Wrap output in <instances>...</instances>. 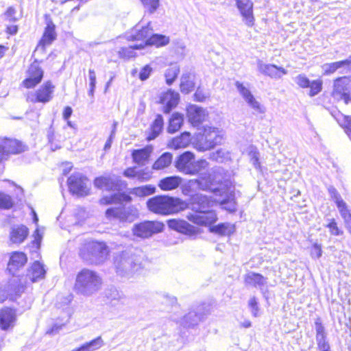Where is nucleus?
<instances>
[{"label":"nucleus","instance_id":"13","mask_svg":"<svg viewBox=\"0 0 351 351\" xmlns=\"http://www.w3.org/2000/svg\"><path fill=\"white\" fill-rule=\"evenodd\" d=\"M55 86L50 81L45 82L40 88L35 93L29 95L27 100L36 103L49 102L52 99V94L53 93Z\"/></svg>","mask_w":351,"mask_h":351},{"label":"nucleus","instance_id":"32","mask_svg":"<svg viewBox=\"0 0 351 351\" xmlns=\"http://www.w3.org/2000/svg\"><path fill=\"white\" fill-rule=\"evenodd\" d=\"M180 81V90L183 93L187 94L195 88V75L191 73H183Z\"/></svg>","mask_w":351,"mask_h":351},{"label":"nucleus","instance_id":"12","mask_svg":"<svg viewBox=\"0 0 351 351\" xmlns=\"http://www.w3.org/2000/svg\"><path fill=\"white\" fill-rule=\"evenodd\" d=\"M28 77L23 80V84L27 88H34L38 84L43 77V71L39 66L38 60H35L29 66L28 71Z\"/></svg>","mask_w":351,"mask_h":351},{"label":"nucleus","instance_id":"51","mask_svg":"<svg viewBox=\"0 0 351 351\" xmlns=\"http://www.w3.org/2000/svg\"><path fill=\"white\" fill-rule=\"evenodd\" d=\"M235 86L240 93V95L242 96L244 100L247 99V98L253 96L251 91L246 88L243 83L237 81L235 82Z\"/></svg>","mask_w":351,"mask_h":351},{"label":"nucleus","instance_id":"44","mask_svg":"<svg viewBox=\"0 0 351 351\" xmlns=\"http://www.w3.org/2000/svg\"><path fill=\"white\" fill-rule=\"evenodd\" d=\"M143 48V45H131L127 47H122L119 51L120 57L130 58L135 56V52L134 49H141Z\"/></svg>","mask_w":351,"mask_h":351},{"label":"nucleus","instance_id":"16","mask_svg":"<svg viewBox=\"0 0 351 351\" xmlns=\"http://www.w3.org/2000/svg\"><path fill=\"white\" fill-rule=\"evenodd\" d=\"M244 284L245 286L258 288L260 291L265 294V287L267 284V278L263 275L254 271H249L243 276Z\"/></svg>","mask_w":351,"mask_h":351},{"label":"nucleus","instance_id":"29","mask_svg":"<svg viewBox=\"0 0 351 351\" xmlns=\"http://www.w3.org/2000/svg\"><path fill=\"white\" fill-rule=\"evenodd\" d=\"M191 141V134L188 132H184L180 136L172 138L169 143L168 146L174 149L184 148L189 145Z\"/></svg>","mask_w":351,"mask_h":351},{"label":"nucleus","instance_id":"56","mask_svg":"<svg viewBox=\"0 0 351 351\" xmlns=\"http://www.w3.org/2000/svg\"><path fill=\"white\" fill-rule=\"evenodd\" d=\"M88 74H89V80H90V83H89L90 90L88 92V95L91 97H93L95 85H96V75H95V71L93 69H89Z\"/></svg>","mask_w":351,"mask_h":351},{"label":"nucleus","instance_id":"49","mask_svg":"<svg viewBox=\"0 0 351 351\" xmlns=\"http://www.w3.org/2000/svg\"><path fill=\"white\" fill-rule=\"evenodd\" d=\"M245 101L252 109H254L257 112L261 114L265 112V108L261 105V104L255 99L254 95L247 98Z\"/></svg>","mask_w":351,"mask_h":351},{"label":"nucleus","instance_id":"40","mask_svg":"<svg viewBox=\"0 0 351 351\" xmlns=\"http://www.w3.org/2000/svg\"><path fill=\"white\" fill-rule=\"evenodd\" d=\"M183 120V116L181 114L173 113L169 119L168 132L174 133L178 131L181 128Z\"/></svg>","mask_w":351,"mask_h":351},{"label":"nucleus","instance_id":"2","mask_svg":"<svg viewBox=\"0 0 351 351\" xmlns=\"http://www.w3.org/2000/svg\"><path fill=\"white\" fill-rule=\"evenodd\" d=\"M94 185L99 189H104L108 191H117L109 196H104L99 200L101 204L108 205L112 204H119L130 202L132 197L125 193H120L127 186L125 181L121 180L118 176H101L96 178L94 180Z\"/></svg>","mask_w":351,"mask_h":351},{"label":"nucleus","instance_id":"48","mask_svg":"<svg viewBox=\"0 0 351 351\" xmlns=\"http://www.w3.org/2000/svg\"><path fill=\"white\" fill-rule=\"evenodd\" d=\"M322 81L320 80H313L310 82L309 96L314 97L319 94L322 90Z\"/></svg>","mask_w":351,"mask_h":351},{"label":"nucleus","instance_id":"53","mask_svg":"<svg viewBox=\"0 0 351 351\" xmlns=\"http://www.w3.org/2000/svg\"><path fill=\"white\" fill-rule=\"evenodd\" d=\"M294 82L301 88H308L310 86L309 79L304 74H300L294 77Z\"/></svg>","mask_w":351,"mask_h":351},{"label":"nucleus","instance_id":"47","mask_svg":"<svg viewBox=\"0 0 351 351\" xmlns=\"http://www.w3.org/2000/svg\"><path fill=\"white\" fill-rule=\"evenodd\" d=\"M14 205L12 197L3 192H0V208L10 209Z\"/></svg>","mask_w":351,"mask_h":351},{"label":"nucleus","instance_id":"35","mask_svg":"<svg viewBox=\"0 0 351 351\" xmlns=\"http://www.w3.org/2000/svg\"><path fill=\"white\" fill-rule=\"evenodd\" d=\"M169 43V38L162 34H152L150 35L149 38H147L145 41L142 44L144 46L145 45H155L156 47H161L167 45Z\"/></svg>","mask_w":351,"mask_h":351},{"label":"nucleus","instance_id":"7","mask_svg":"<svg viewBox=\"0 0 351 351\" xmlns=\"http://www.w3.org/2000/svg\"><path fill=\"white\" fill-rule=\"evenodd\" d=\"M206 160H195V155L191 152H184L175 160L176 168L186 175H195L208 167Z\"/></svg>","mask_w":351,"mask_h":351},{"label":"nucleus","instance_id":"33","mask_svg":"<svg viewBox=\"0 0 351 351\" xmlns=\"http://www.w3.org/2000/svg\"><path fill=\"white\" fill-rule=\"evenodd\" d=\"M106 296L112 305H116L118 302L125 304L126 301L124 294L113 287L106 291Z\"/></svg>","mask_w":351,"mask_h":351},{"label":"nucleus","instance_id":"6","mask_svg":"<svg viewBox=\"0 0 351 351\" xmlns=\"http://www.w3.org/2000/svg\"><path fill=\"white\" fill-rule=\"evenodd\" d=\"M108 255V247L102 242L88 241L80 250V257L90 264H101L107 258Z\"/></svg>","mask_w":351,"mask_h":351},{"label":"nucleus","instance_id":"45","mask_svg":"<svg viewBox=\"0 0 351 351\" xmlns=\"http://www.w3.org/2000/svg\"><path fill=\"white\" fill-rule=\"evenodd\" d=\"M152 29L149 28V25L142 27L135 34L132 35L131 37L133 40H144L149 38L152 34Z\"/></svg>","mask_w":351,"mask_h":351},{"label":"nucleus","instance_id":"58","mask_svg":"<svg viewBox=\"0 0 351 351\" xmlns=\"http://www.w3.org/2000/svg\"><path fill=\"white\" fill-rule=\"evenodd\" d=\"M316 338L326 337L325 328L321 322L320 318H317L315 322Z\"/></svg>","mask_w":351,"mask_h":351},{"label":"nucleus","instance_id":"19","mask_svg":"<svg viewBox=\"0 0 351 351\" xmlns=\"http://www.w3.org/2000/svg\"><path fill=\"white\" fill-rule=\"evenodd\" d=\"M180 95L171 89L160 97V103L163 105V112L169 113L178 104Z\"/></svg>","mask_w":351,"mask_h":351},{"label":"nucleus","instance_id":"27","mask_svg":"<svg viewBox=\"0 0 351 351\" xmlns=\"http://www.w3.org/2000/svg\"><path fill=\"white\" fill-rule=\"evenodd\" d=\"M29 234L28 228L23 225L14 226L10 232V241L14 243H21Z\"/></svg>","mask_w":351,"mask_h":351},{"label":"nucleus","instance_id":"5","mask_svg":"<svg viewBox=\"0 0 351 351\" xmlns=\"http://www.w3.org/2000/svg\"><path fill=\"white\" fill-rule=\"evenodd\" d=\"M101 285L102 279L96 271L83 269L76 276L74 289L79 294L90 296L97 292Z\"/></svg>","mask_w":351,"mask_h":351},{"label":"nucleus","instance_id":"39","mask_svg":"<svg viewBox=\"0 0 351 351\" xmlns=\"http://www.w3.org/2000/svg\"><path fill=\"white\" fill-rule=\"evenodd\" d=\"M333 116L339 125L344 129L346 133L351 140V119L348 116L342 114L339 112L336 114H333Z\"/></svg>","mask_w":351,"mask_h":351},{"label":"nucleus","instance_id":"38","mask_svg":"<svg viewBox=\"0 0 351 351\" xmlns=\"http://www.w3.org/2000/svg\"><path fill=\"white\" fill-rule=\"evenodd\" d=\"M173 159V155L169 152L163 153L154 163L152 169L155 170L163 169L169 167Z\"/></svg>","mask_w":351,"mask_h":351},{"label":"nucleus","instance_id":"31","mask_svg":"<svg viewBox=\"0 0 351 351\" xmlns=\"http://www.w3.org/2000/svg\"><path fill=\"white\" fill-rule=\"evenodd\" d=\"M152 152V148L149 146L134 150L132 154L134 162L139 165H145V162L148 160Z\"/></svg>","mask_w":351,"mask_h":351},{"label":"nucleus","instance_id":"17","mask_svg":"<svg viewBox=\"0 0 351 351\" xmlns=\"http://www.w3.org/2000/svg\"><path fill=\"white\" fill-rule=\"evenodd\" d=\"M7 159L10 154H19L27 150L28 147L16 139L1 138Z\"/></svg>","mask_w":351,"mask_h":351},{"label":"nucleus","instance_id":"18","mask_svg":"<svg viewBox=\"0 0 351 351\" xmlns=\"http://www.w3.org/2000/svg\"><path fill=\"white\" fill-rule=\"evenodd\" d=\"M132 210L129 208H126L123 206L112 207L108 208L106 211V216L108 219L114 218L121 221H133V215L131 214Z\"/></svg>","mask_w":351,"mask_h":351},{"label":"nucleus","instance_id":"26","mask_svg":"<svg viewBox=\"0 0 351 351\" xmlns=\"http://www.w3.org/2000/svg\"><path fill=\"white\" fill-rule=\"evenodd\" d=\"M27 258L23 252H14L10 259L8 269L10 273L14 274V271L23 267L27 262Z\"/></svg>","mask_w":351,"mask_h":351},{"label":"nucleus","instance_id":"25","mask_svg":"<svg viewBox=\"0 0 351 351\" xmlns=\"http://www.w3.org/2000/svg\"><path fill=\"white\" fill-rule=\"evenodd\" d=\"M45 274L44 265L39 261H35L28 269L27 276L32 282H34L43 279Z\"/></svg>","mask_w":351,"mask_h":351},{"label":"nucleus","instance_id":"21","mask_svg":"<svg viewBox=\"0 0 351 351\" xmlns=\"http://www.w3.org/2000/svg\"><path fill=\"white\" fill-rule=\"evenodd\" d=\"M204 308V306H199L197 308V311H190L183 317L180 324L184 327H193L197 325L203 319L204 316L206 314V313L202 312Z\"/></svg>","mask_w":351,"mask_h":351},{"label":"nucleus","instance_id":"11","mask_svg":"<svg viewBox=\"0 0 351 351\" xmlns=\"http://www.w3.org/2000/svg\"><path fill=\"white\" fill-rule=\"evenodd\" d=\"M88 179L80 173L72 174L67 180L70 192L79 197L88 195L89 189L87 186Z\"/></svg>","mask_w":351,"mask_h":351},{"label":"nucleus","instance_id":"59","mask_svg":"<svg viewBox=\"0 0 351 351\" xmlns=\"http://www.w3.org/2000/svg\"><path fill=\"white\" fill-rule=\"evenodd\" d=\"M190 182L192 185H196L197 187L201 190L206 191L210 189L209 182L207 180L204 181L200 179H195L191 180Z\"/></svg>","mask_w":351,"mask_h":351},{"label":"nucleus","instance_id":"15","mask_svg":"<svg viewBox=\"0 0 351 351\" xmlns=\"http://www.w3.org/2000/svg\"><path fill=\"white\" fill-rule=\"evenodd\" d=\"M257 66L261 73L274 79H280L282 75L287 74V71L283 67L271 64H265L261 60H258Z\"/></svg>","mask_w":351,"mask_h":351},{"label":"nucleus","instance_id":"30","mask_svg":"<svg viewBox=\"0 0 351 351\" xmlns=\"http://www.w3.org/2000/svg\"><path fill=\"white\" fill-rule=\"evenodd\" d=\"M181 182L182 178L179 176H168L160 180L158 186L163 191H171L177 189Z\"/></svg>","mask_w":351,"mask_h":351},{"label":"nucleus","instance_id":"14","mask_svg":"<svg viewBox=\"0 0 351 351\" xmlns=\"http://www.w3.org/2000/svg\"><path fill=\"white\" fill-rule=\"evenodd\" d=\"M236 5L245 25L248 27L253 26L254 24V17L253 15L252 1L251 0H236Z\"/></svg>","mask_w":351,"mask_h":351},{"label":"nucleus","instance_id":"46","mask_svg":"<svg viewBox=\"0 0 351 351\" xmlns=\"http://www.w3.org/2000/svg\"><path fill=\"white\" fill-rule=\"evenodd\" d=\"M337 69L339 73L346 74L351 72V56L346 60L337 62Z\"/></svg>","mask_w":351,"mask_h":351},{"label":"nucleus","instance_id":"61","mask_svg":"<svg viewBox=\"0 0 351 351\" xmlns=\"http://www.w3.org/2000/svg\"><path fill=\"white\" fill-rule=\"evenodd\" d=\"M151 176H152V171L147 169H144L138 171L137 179L139 181H141V182L147 181L150 179Z\"/></svg>","mask_w":351,"mask_h":351},{"label":"nucleus","instance_id":"10","mask_svg":"<svg viewBox=\"0 0 351 351\" xmlns=\"http://www.w3.org/2000/svg\"><path fill=\"white\" fill-rule=\"evenodd\" d=\"M164 224L158 221H144L136 223L132 228L133 234L141 239H148L152 235L161 232Z\"/></svg>","mask_w":351,"mask_h":351},{"label":"nucleus","instance_id":"63","mask_svg":"<svg viewBox=\"0 0 351 351\" xmlns=\"http://www.w3.org/2000/svg\"><path fill=\"white\" fill-rule=\"evenodd\" d=\"M328 193L331 198L335 202L336 204H339L340 202H343L340 194L338 193V191L334 186H329Z\"/></svg>","mask_w":351,"mask_h":351},{"label":"nucleus","instance_id":"28","mask_svg":"<svg viewBox=\"0 0 351 351\" xmlns=\"http://www.w3.org/2000/svg\"><path fill=\"white\" fill-rule=\"evenodd\" d=\"M192 143L194 148L199 152H204L213 149V144L208 141L204 131L196 134Z\"/></svg>","mask_w":351,"mask_h":351},{"label":"nucleus","instance_id":"9","mask_svg":"<svg viewBox=\"0 0 351 351\" xmlns=\"http://www.w3.org/2000/svg\"><path fill=\"white\" fill-rule=\"evenodd\" d=\"M332 97L337 101L343 100L346 104L351 101V78L343 76L335 79Z\"/></svg>","mask_w":351,"mask_h":351},{"label":"nucleus","instance_id":"62","mask_svg":"<svg viewBox=\"0 0 351 351\" xmlns=\"http://www.w3.org/2000/svg\"><path fill=\"white\" fill-rule=\"evenodd\" d=\"M322 255V250L321 245L315 243L313 245L311 249V256L313 258H319Z\"/></svg>","mask_w":351,"mask_h":351},{"label":"nucleus","instance_id":"24","mask_svg":"<svg viewBox=\"0 0 351 351\" xmlns=\"http://www.w3.org/2000/svg\"><path fill=\"white\" fill-rule=\"evenodd\" d=\"M56 38V33L55 32V25L52 21H49L47 24V27L45 29L44 34L41 40L37 46L36 50L40 46L42 47V49L44 50L45 47L49 45Z\"/></svg>","mask_w":351,"mask_h":351},{"label":"nucleus","instance_id":"1","mask_svg":"<svg viewBox=\"0 0 351 351\" xmlns=\"http://www.w3.org/2000/svg\"><path fill=\"white\" fill-rule=\"evenodd\" d=\"M145 254L139 247L130 246L114 258V265L117 276L130 278L143 268Z\"/></svg>","mask_w":351,"mask_h":351},{"label":"nucleus","instance_id":"41","mask_svg":"<svg viewBox=\"0 0 351 351\" xmlns=\"http://www.w3.org/2000/svg\"><path fill=\"white\" fill-rule=\"evenodd\" d=\"M210 231L221 236L230 235L234 232V226L230 223H219L210 227Z\"/></svg>","mask_w":351,"mask_h":351},{"label":"nucleus","instance_id":"23","mask_svg":"<svg viewBox=\"0 0 351 351\" xmlns=\"http://www.w3.org/2000/svg\"><path fill=\"white\" fill-rule=\"evenodd\" d=\"M187 116L193 126H198L205 120L206 112L203 108L192 105L187 109Z\"/></svg>","mask_w":351,"mask_h":351},{"label":"nucleus","instance_id":"42","mask_svg":"<svg viewBox=\"0 0 351 351\" xmlns=\"http://www.w3.org/2000/svg\"><path fill=\"white\" fill-rule=\"evenodd\" d=\"M179 73L180 67L178 64H174L170 65V66L166 70L165 73L166 83L168 85H171L177 78Z\"/></svg>","mask_w":351,"mask_h":351},{"label":"nucleus","instance_id":"3","mask_svg":"<svg viewBox=\"0 0 351 351\" xmlns=\"http://www.w3.org/2000/svg\"><path fill=\"white\" fill-rule=\"evenodd\" d=\"M191 209L195 214L188 215V219L194 223L206 226L215 223L217 215L208 209L213 205L212 201L206 195L196 193L191 197Z\"/></svg>","mask_w":351,"mask_h":351},{"label":"nucleus","instance_id":"55","mask_svg":"<svg viewBox=\"0 0 351 351\" xmlns=\"http://www.w3.org/2000/svg\"><path fill=\"white\" fill-rule=\"evenodd\" d=\"M248 306L251 310L252 314L254 317L258 315L259 306L257 299L256 297H252L248 301Z\"/></svg>","mask_w":351,"mask_h":351},{"label":"nucleus","instance_id":"20","mask_svg":"<svg viewBox=\"0 0 351 351\" xmlns=\"http://www.w3.org/2000/svg\"><path fill=\"white\" fill-rule=\"evenodd\" d=\"M168 226L177 232L188 235H193L197 233V228L189 223L187 221L181 219H170L168 221Z\"/></svg>","mask_w":351,"mask_h":351},{"label":"nucleus","instance_id":"4","mask_svg":"<svg viewBox=\"0 0 351 351\" xmlns=\"http://www.w3.org/2000/svg\"><path fill=\"white\" fill-rule=\"evenodd\" d=\"M147 206L154 213L167 215L184 210L187 207V204L179 198L168 195H156L147 201Z\"/></svg>","mask_w":351,"mask_h":351},{"label":"nucleus","instance_id":"8","mask_svg":"<svg viewBox=\"0 0 351 351\" xmlns=\"http://www.w3.org/2000/svg\"><path fill=\"white\" fill-rule=\"evenodd\" d=\"M25 291V286L22 285L17 276H13L5 284H0V302L7 299L14 300Z\"/></svg>","mask_w":351,"mask_h":351},{"label":"nucleus","instance_id":"60","mask_svg":"<svg viewBox=\"0 0 351 351\" xmlns=\"http://www.w3.org/2000/svg\"><path fill=\"white\" fill-rule=\"evenodd\" d=\"M162 302L165 304L167 308L173 307L174 305L177 304V298L168 294H164L162 295Z\"/></svg>","mask_w":351,"mask_h":351},{"label":"nucleus","instance_id":"52","mask_svg":"<svg viewBox=\"0 0 351 351\" xmlns=\"http://www.w3.org/2000/svg\"><path fill=\"white\" fill-rule=\"evenodd\" d=\"M322 69L324 75H330L338 70L337 62L324 64Z\"/></svg>","mask_w":351,"mask_h":351},{"label":"nucleus","instance_id":"43","mask_svg":"<svg viewBox=\"0 0 351 351\" xmlns=\"http://www.w3.org/2000/svg\"><path fill=\"white\" fill-rule=\"evenodd\" d=\"M204 131L208 139V141L213 144V148L221 141V136L219 135L217 128H205Z\"/></svg>","mask_w":351,"mask_h":351},{"label":"nucleus","instance_id":"64","mask_svg":"<svg viewBox=\"0 0 351 351\" xmlns=\"http://www.w3.org/2000/svg\"><path fill=\"white\" fill-rule=\"evenodd\" d=\"M152 71V69L149 65H145L143 66L139 73L140 80L144 81L148 79Z\"/></svg>","mask_w":351,"mask_h":351},{"label":"nucleus","instance_id":"50","mask_svg":"<svg viewBox=\"0 0 351 351\" xmlns=\"http://www.w3.org/2000/svg\"><path fill=\"white\" fill-rule=\"evenodd\" d=\"M141 1L150 14L155 12L160 5V0H141Z\"/></svg>","mask_w":351,"mask_h":351},{"label":"nucleus","instance_id":"34","mask_svg":"<svg viewBox=\"0 0 351 351\" xmlns=\"http://www.w3.org/2000/svg\"><path fill=\"white\" fill-rule=\"evenodd\" d=\"M218 202L223 209L230 213L237 210V202L234 194L232 192L225 193L224 197L221 199H219Z\"/></svg>","mask_w":351,"mask_h":351},{"label":"nucleus","instance_id":"37","mask_svg":"<svg viewBox=\"0 0 351 351\" xmlns=\"http://www.w3.org/2000/svg\"><path fill=\"white\" fill-rule=\"evenodd\" d=\"M163 128V118L162 115L158 114L151 125V131L147 137V141H150L155 139L160 133Z\"/></svg>","mask_w":351,"mask_h":351},{"label":"nucleus","instance_id":"54","mask_svg":"<svg viewBox=\"0 0 351 351\" xmlns=\"http://www.w3.org/2000/svg\"><path fill=\"white\" fill-rule=\"evenodd\" d=\"M337 206L339 210L341 216L343 217L344 221L347 220L351 217L350 210L348 209L346 203L344 201L340 202L339 204H337Z\"/></svg>","mask_w":351,"mask_h":351},{"label":"nucleus","instance_id":"22","mask_svg":"<svg viewBox=\"0 0 351 351\" xmlns=\"http://www.w3.org/2000/svg\"><path fill=\"white\" fill-rule=\"evenodd\" d=\"M16 316L14 310L5 308L0 311V328L2 330H8L12 328L16 322Z\"/></svg>","mask_w":351,"mask_h":351},{"label":"nucleus","instance_id":"36","mask_svg":"<svg viewBox=\"0 0 351 351\" xmlns=\"http://www.w3.org/2000/svg\"><path fill=\"white\" fill-rule=\"evenodd\" d=\"M104 345V342L101 337L97 338L82 344L79 348H75L71 351H95Z\"/></svg>","mask_w":351,"mask_h":351},{"label":"nucleus","instance_id":"57","mask_svg":"<svg viewBox=\"0 0 351 351\" xmlns=\"http://www.w3.org/2000/svg\"><path fill=\"white\" fill-rule=\"evenodd\" d=\"M316 341L319 351H330V347L326 340V337L316 338Z\"/></svg>","mask_w":351,"mask_h":351}]
</instances>
